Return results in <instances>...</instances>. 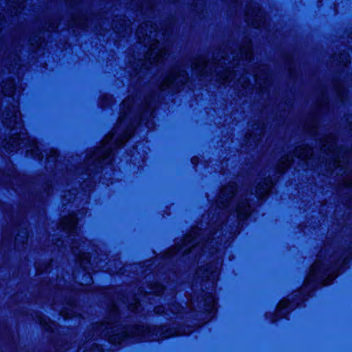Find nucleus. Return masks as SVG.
<instances>
[{"label":"nucleus","instance_id":"f257e3e1","mask_svg":"<svg viewBox=\"0 0 352 352\" xmlns=\"http://www.w3.org/2000/svg\"><path fill=\"white\" fill-rule=\"evenodd\" d=\"M99 330L101 331V335L104 338L113 343H120L126 336L125 331L121 330L120 332L118 333V331H120V328L113 324H102Z\"/></svg>","mask_w":352,"mask_h":352},{"label":"nucleus","instance_id":"f03ea898","mask_svg":"<svg viewBox=\"0 0 352 352\" xmlns=\"http://www.w3.org/2000/svg\"><path fill=\"white\" fill-rule=\"evenodd\" d=\"M187 80L186 72L174 71L173 72L162 85V89H165L171 85H175L177 89L179 85H183Z\"/></svg>","mask_w":352,"mask_h":352},{"label":"nucleus","instance_id":"7ed1b4c3","mask_svg":"<svg viewBox=\"0 0 352 352\" xmlns=\"http://www.w3.org/2000/svg\"><path fill=\"white\" fill-rule=\"evenodd\" d=\"M157 50V43H152L150 46L149 53L147 54V58L151 63H160L166 54L165 49L155 52Z\"/></svg>","mask_w":352,"mask_h":352},{"label":"nucleus","instance_id":"20e7f679","mask_svg":"<svg viewBox=\"0 0 352 352\" xmlns=\"http://www.w3.org/2000/svg\"><path fill=\"white\" fill-rule=\"evenodd\" d=\"M77 223V219L74 214L64 217L61 222V227L67 232H72Z\"/></svg>","mask_w":352,"mask_h":352},{"label":"nucleus","instance_id":"39448f33","mask_svg":"<svg viewBox=\"0 0 352 352\" xmlns=\"http://www.w3.org/2000/svg\"><path fill=\"white\" fill-rule=\"evenodd\" d=\"M236 191V185L234 183H231L227 186L224 187L221 191L219 198L221 199H226L228 201L232 197Z\"/></svg>","mask_w":352,"mask_h":352},{"label":"nucleus","instance_id":"423d86ee","mask_svg":"<svg viewBox=\"0 0 352 352\" xmlns=\"http://www.w3.org/2000/svg\"><path fill=\"white\" fill-rule=\"evenodd\" d=\"M324 269V266L322 263H320L319 261H316L311 266L309 272V276L315 277L320 275L323 272Z\"/></svg>","mask_w":352,"mask_h":352},{"label":"nucleus","instance_id":"0eeeda50","mask_svg":"<svg viewBox=\"0 0 352 352\" xmlns=\"http://www.w3.org/2000/svg\"><path fill=\"white\" fill-rule=\"evenodd\" d=\"M237 212L238 215L241 218H245L248 217L250 213V207L249 204L245 201L239 205L237 207Z\"/></svg>","mask_w":352,"mask_h":352},{"label":"nucleus","instance_id":"6e6552de","mask_svg":"<svg viewBox=\"0 0 352 352\" xmlns=\"http://www.w3.org/2000/svg\"><path fill=\"white\" fill-rule=\"evenodd\" d=\"M271 187L272 185L269 181L265 182L262 186H261V184H258L256 188V193L260 197H264L269 192V191L271 189Z\"/></svg>","mask_w":352,"mask_h":352},{"label":"nucleus","instance_id":"1a4fd4ad","mask_svg":"<svg viewBox=\"0 0 352 352\" xmlns=\"http://www.w3.org/2000/svg\"><path fill=\"white\" fill-rule=\"evenodd\" d=\"M133 102V99L132 98H128L123 101L122 104V109L124 115L126 114L125 109L129 110Z\"/></svg>","mask_w":352,"mask_h":352},{"label":"nucleus","instance_id":"9d476101","mask_svg":"<svg viewBox=\"0 0 352 352\" xmlns=\"http://www.w3.org/2000/svg\"><path fill=\"white\" fill-rule=\"evenodd\" d=\"M260 14H261V10L259 9L254 10H252V12L250 10H248L247 12V15L248 16V20H250V21L252 19V21L255 20V19H254V17L255 18L260 17Z\"/></svg>","mask_w":352,"mask_h":352},{"label":"nucleus","instance_id":"9b49d317","mask_svg":"<svg viewBox=\"0 0 352 352\" xmlns=\"http://www.w3.org/2000/svg\"><path fill=\"white\" fill-rule=\"evenodd\" d=\"M194 67L195 69H199V67H201V69L200 72H202V69L207 67L206 63L204 59H201L198 60V62L195 63Z\"/></svg>","mask_w":352,"mask_h":352},{"label":"nucleus","instance_id":"f8f14e48","mask_svg":"<svg viewBox=\"0 0 352 352\" xmlns=\"http://www.w3.org/2000/svg\"><path fill=\"white\" fill-rule=\"evenodd\" d=\"M290 164V160L289 157H287L282 162L281 165L279 166V169L280 171H283Z\"/></svg>","mask_w":352,"mask_h":352},{"label":"nucleus","instance_id":"ddd939ff","mask_svg":"<svg viewBox=\"0 0 352 352\" xmlns=\"http://www.w3.org/2000/svg\"><path fill=\"white\" fill-rule=\"evenodd\" d=\"M288 305H289L288 301L287 300H283L280 302L278 309H285L288 307Z\"/></svg>","mask_w":352,"mask_h":352},{"label":"nucleus","instance_id":"4468645a","mask_svg":"<svg viewBox=\"0 0 352 352\" xmlns=\"http://www.w3.org/2000/svg\"><path fill=\"white\" fill-rule=\"evenodd\" d=\"M144 30V26L143 25H140L137 30V34L139 37L140 39H141V34L142 33Z\"/></svg>","mask_w":352,"mask_h":352},{"label":"nucleus","instance_id":"2eb2a0df","mask_svg":"<svg viewBox=\"0 0 352 352\" xmlns=\"http://www.w3.org/2000/svg\"><path fill=\"white\" fill-rule=\"evenodd\" d=\"M86 352H102L101 347L99 346H96L91 349V351H86Z\"/></svg>","mask_w":352,"mask_h":352},{"label":"nucleus","instance_id":"dca6fc26","mask_svg":"<svg viewBox=\"0 0 352 352\" xmlns=\"http://www.w3.org/2000/svg\"><path fill=\"white\" fill-rule=\"evenodd\" d=\"M12 143H16L17 145H21V143L17 142L15 138H12Z\"/></svg>","mask_w":352,"mask_h":352},{"label":"nucleus","instance_id":"f3484780","mask_svg":"<svg viewBox=\"0 0 352 352\" xmlns=\"http://www.w3.org/2000/svg\"><path fill=\"white\" fill-rule=\"evenodd\" d=\"M335 277H336V276H331V278H329V280L328 281H327V283H325V285L329 284Z\"/></svg>","mask_w":352,"mask_h":352},{"label":"nucleus","instance_id":"a211bd4d","mask_svg":"<svg viewBox=\"0 0 352 352\" xmlns=\"http://www.w3.org/2000/svg\"><path fill=\"white\" fill-rule=\"evenodd\" d=\"M34 148L31 149V152H32V153H34V149H35V148H36V150H38V146H37V145H36L34 142Z\"/></svg>","mask_w":352,"mask_h":352},{"label":"nucleus","instance_id":"6ab92c4d","mask_svg":"<svg viewBox=\"0 0 352 352\" xmlns=\"http://www.w3.org/2000/svg\"><path fill=\"white\" fill-rule=\"evenodd\" d=\"M124 119V116H121L119 118V122L121 124L122 122V120Z\"/></svg>","mask_w":352,"mask_h":352},{"label":"nucleus","instance_id":"aec40b11","mask_svg":"<svg viewBox=\"0 0 352 352\" xmlns=\"http://www.w3.org/2000/svg\"><path fill=\"white\" fill-rule=\"evenodd\" d=\"M56 155V152L55 151H51V157H55Z\"/></svg>","mask_w":352,"mask_h":352},{"label":"nucleus","instance_id":"412c9836","mask_svg":"<svg viewBox=\"0 0 352 352\" xmlns=\"http://www.w3.org/2000/svg\"><path fill=\"white\" fill-rule=\"evenodd\" d=\"M300 155H301L302 158H303V159H305L307 157V154H304V153H301Z\"/></svg>","mask_w":352,"mask_h":352},{"label":"nucleus","instance_id":"4be33fe9","mask_svg":"<svg viewBox=\"0 0 352 352\" xmlns=\"http://www.w3.org/2000/svg\"><path fill=\"white\" fill-rule=\"evenodd\" d=\"M162 290H163V289H162V287H160L159 291H157V292H155L157 294H160L162 292Z\"/></svg>","mask_w":352,"mask_h":352},{"label":"nucleus","instance_id":"5701e85b","mask_svg":"<svg viewBox=\"0 0 352 352\" xmlns=\"http://www.w3.org/2000/svg\"><path fill=\"white\" fill-rule=\"evenodd\" d=\"M130 135H127L126 136H124V141L128 140L129 138Z\"/></svg>","mask_w":352,"mask_h":352},{"label":"nucleus","instance_id":"b1692460","mask_svg":"<svg viewBox=\"0 0 352 352\" xmlns=\"http://www.w3.org/2000/svg\"><path fill=\"white\" fill-rule=\"evenodd\" d=\"M7 124V126H8V127H10V128H12V129H13V128H14V126H11L10 124Z\"/></svg>","mask_w":352,"mask_h":352},{"label":"nucleus","instance_id":"393cba45","mask_svg":"<svg viewBox=\"0 0 352 352\" xmlns=\"http://www.w3.org/2000/svg\"><path fill=\"white\" fill-rule=\"evenodd\" d=\"M12 118H13L14 120H16V116L14 115L13 117H12Z\"/></svg>","mask_w":352,"mask_h":352},{"label":"nucleus","instance_id":"a878e982","mask_svg":"<svg viewBox=\"0 0 352 352\" xmlns=\"http://www.w3.org/2000/svg\"><path fill=\"white\" fill-rule=\"evenodd\" d=\"M136 309H137V307H135L132 308V310H136Z\"/></svg>","mask_w":352,"mask_h":352},{"label":"nucleus","instance_id":"bb28decb","mask_svg":"<svg viewBox=\"0 0 352 352\" xmlns=\"http://www.w3.org/2000/svg\"><path fill=\"white\" fill-rule=\"evenodd\" d=\"M19 139L20 140L23 141V140L21 138V137H19Z\"/></svg>","mask_w":352,"mask_h":352},{"label":"nucleus","instance_id":"cd10ccee","mask_svg":"<svg viewBox=\"0 0 352 352\" xmlns=\"http://www.w3.org/2000/svg\"><path fill=\"white\" fill-rule=\"evenodd\" d=\"M227 206L226 204H223V207H226Z\"/></svg>","mask_w":352,"mask_h":352}]
</instances>
